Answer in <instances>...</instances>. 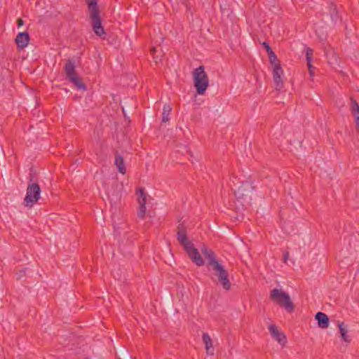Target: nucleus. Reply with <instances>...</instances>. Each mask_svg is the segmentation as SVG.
Instances as JSON below:
<instances>
[{
    "label": "nucleus",
    "mask_w": 359,
    "mask_h": 359,
    "mask_svg": "<svg viewBox=\"0 0 359 359\" xmlns=\"http://www.w3.org/2000/svg\"><path fill=\"white\" fill-rule=\"evenodd\" d=\"M337 325L339 327V333L341 334V338L343 341L346 343H349L351 341L350 336L348 335V330L347 325H345L343 322L338 321Z\"/></svg>",
    "instance_id": "nucleus-17"
},
{
    "label": "nucleus",
    "mask_w": 359,
    "mask_h": 359,
    "mask_svg": "<svg viewBox=\"0 0 359 359\" xmlns=\"http://www.w3.org/2000/svg\"><path fill=\"white\" fill-rule=\"evenodd\" d=\"M233 190V188H231ZM255 187L252 184L251 181H243L241 185L238 187V189H234V194L238 201H239L243 206L247 207L251 205L253 196L255 195Z\"/></svg>",
    "instance_id": "nucleus-3"
},
{
    "label": "nucleus",
    "mask_w": 359,
    "mask_h": 359,
    "mask_svg": "<svg viewBox=\"0 0 359 359\" xmlns=\"http://www.w3.org/2000/svg\"><path fill=\"white\" fill-rule=\"evenodd\" d=\"M18 27H20L24 25V21L21 18L17 19Z\"/></svg>",
    "instance_id": "nucleus-25"
},
{
    "label": "nucleus",
    "mask_w": 359,
    "mask_h": 359,
    "mask_svg": "<svg viewBox=\"0 0 359 359\" xmlns=\"http://www.w3.org/2000/svg\"><path fill=\"white\" fill-rule=\"evenodd\" d=\"M313 50L311 48H306V60L307 63L311 62Z\"/></svg>",
    "instance_id": "nucleus-22"
},
{
    "label": "nucleus",
    "mask_w": 359,
    "mask_h": 359,
    "mask_svg": "<svg viewBox=\"0 0 359 359\" xmlns=\"http://www.w3.org/2000/svg\"><path fill=\"white\" fill-rule=\"evenodd\" d=\"M184 250L187 253L190 259L198 266H203L205 262L198 250L195 248L193 243H191Z\"/></svg>",
    "instance_id": "nucleus-9"
},
{
    "label": "nucleus",
    "mask_w": 359,
    "mask_h": 359,
    "mask_svg": "<svg viewBox=\"0 0 359 359\" xmlns=\"http://www.w3.org/2000/svg\"><path fill=\"white\" fill-rule=\"evenodd\" d=\"M177 240L184 248H187L189 245L192 243L187 238L184 222L180 223L177 227Z\"/></svg>",
    "instance_id": "nucleus-10"
},
{
    "label": "nucleus",
    "mask_w": 359,
    "mask_h": 359,
    "mask_svg": "<svg viewBox=\"0 0 359 359\" xmlns=\"http://www.w3.org/2000/svg\"><path fill=\"white\" fill-rule=\"evenodd\" d=\"M270 297L279 306L284 307L287 312L291 313L294 311V305L291 301L289 294L286 292L279 289L274 288L271 291Z\"/></svg>",
    "instance_id": "nucleus-8"
},
{
    "label": "nucleus",
    "mask_w": 359,
    "mask_h": 359,
    "mask_svg": "<svg viewBox=\"0 0 359 359\" xmlns=\"http://www.w3.org/2000/svg\"><path fill=\"white\" fill-rule=\"evenodd\" d=\"M27 268L23 267V266H18L16 269L15 271V276L18 280L21 279L22 278L25 277L26 275V270Z\"/></svg>",
    "instance_id": "nucleus-21"
},
{
    "label": "nucleus",
    "mask_w": 359,
    "mask_h": 359,
    "mask_svg": "<svg viewBox=\"0 0 359 359\" xmlns=\"http://www.w3.org/2000/svg\"><path fill=\"white\" fill-rule=\"evenodd\" d=\"M328 8L330 18L332 20L335 22L339 19L337 8L336 5L331 2Z\"/></svg>",
    "instance_id": "nucleus-19"
},
{
    "label": "nucleus",
    "mask_w": 359,
    "mask_h": 359,
    "mask_svg": "<svg viewBox=\"0 0 359 359\" xmlns=\"http://www.w3.org/2000/svg\"><path fill=\"white\" fill-rule=\"evenodd\" d=\"M351 112L355 118V128L359 133V105L353 99H351Z\"/></svg>",
    "instance_id": "nucleus-16"
},
{
    "label": "nucleus",
    "mask_w": 359,
    "mask_h": 359,
    "mask_svg": "<svg viewBox=\"0 0 359 359\" xmlns=\"http://www.w3.org/2000/svg\"><path fill=\"white\" fill-rule=\"evenodd\" d=\"M269 332L273 339L276 340L279 344H284L286 341V337L280 332L276 325L271 324L269 326Z\"/></svg>",
    "instance_id": "nucleus-13"
},
{
    "label": "nucleus",
    "mask_w": 359,
    "mask_h": 359,
    "mask_svg": "<svg viewBox=\"0 0 359 359\" xmlns=\"http://www.w3.org/2000/svg\"><path fill=\"white\" fill-rule=\"evenodd\" d=\"M203 342L205 344L206 353L209 355H213L215 349L212 346V340L208 333H203L202 335Z\"/></svg>",
    "instance_id": "nucleus-15"
},
{
    "label": "nucleus",
    "mask_w": 359,
    "mask_h": 359,
    "mask_svg": "<svg viewBox=\"0 0 359 359\" xmlns=\"http://www.w3.org/2000/svg\"><path fill=\"white\" fill-rule=\"evenodd\" d=\"M262 46L266 49L267 53L273 50L272 48H271V46H269V44L267 42H264L262 43Z\"/></svg>",
    "instance_id": "nucleus-24"
},
{
    "label": "nucleus",
    "mask_w": 359,
    "mask_h": 359,
    "mask_svg": "<svg viewBox=\"0 0 359 359\" xmlns=\"http://www.w3.org/2000/svg\"><path fill=\"white\" fill-rule=\"evenodd\" d=\"M172 110V108L169 105H165L163 107V111L162 113V121L163 122H167L169 121V115L170 114V111Z\"/></svg>",
    "instance_id": "nucleus-20"
},
{
    "label": "nucleus",
    "mask_w": 359,
    "mask_h": 359,
    "mask_svg": "<svg viewBox=\"0 0 359 359\" xmlns=\"http://www.w3.org/2000/svg\"><path fill=\"white\" fill-rule=\"evenodd\" d=\"M307 66H308V69H309L311 76H313L314 75V72H313L314 67L311 65V62L307 63Z\"/></svg>",
    "instance_id": "nucleus-23"
},
{
    "label": "nucleus",
    "mask_w": 359,
    "mask_h": 359,
    "mask_svg": "<svg viewBox=\"0 0 359 359\" xmlns=\"http://www.w3.org/2000/svg\"><path fill=\"white\" fill-rule=\"evenodd\" d=\"M34 176L29 174V182L27 188L26 196L24 198L23 205L32 208L40 198L41 188L38 183L33 182Z\"/></svg>",
    "instance_id": "nucleus-5"
},
{
    "label": "nucleus",
    "mask_w": 359,
    "mask_h": 359,
    "mask_svg": "<svg viewBox=\"0 0 359 359\" xmlns=\"http://www.w3.org/2000/svg\"><path fill=\"white\" fill-rule=\"evenodd\" d=\"M85 359H88V358H85Z\"/></svg>",
    "instance_id": "nucleus-28"
},
{
    "label": "nucleus",
    "mask_w": 359,
    "mask_h": 359,
    "mask_svg": "<svg viewBox=\"0 0 359 359\" xmlns=\"http://www.w3.org/2000/svg\"><path fill=\"white\" fill-rule=\"evenodd\" d=\"M268 53L269 59L271 64L273 65V79L277 90H280L283 86V81L282 76L283 75V70L280 66V61L278 60L276 53L271 50Z\"/></svg>",
    "instance_id": "nucleus-7"
},
{
    "label": "nucleus",
    "mask_w": 359,
    "mask_h": 359,
    "mask_svg": "<svg viewBox=\"0 0 359 359\" xmlns=\"http://www.w3.org/2000/svg\"><path fill=\"white\" fill-rule=\"evenodd\" d=\"M63 69L65 73L67 79L73 83L77 89L83 90H86V84L78 76V74L76 71L75 61L74 60H67Z\"/></svg>",
    "instance_id": "nucleus-4"
},
{
    "label": "nucleus",
    "mask_w": 359,
    "mask_h": 359,
    "mask_svg": "<svg viewBox=\"0 0 359 359\" xmlns=\"http://www.w3.org/2000/svg\"><path fill=\"white\" fill-rule=\"evenodd\" d=\"M30 40L29 34L27 32H20L15 37V43L18 50H23L27 46Z\"/></svg>",
    "instance_id": "nucleus-12"
},
{
    "label": "nucleus",
    "mask_w": 359,
    "mask_h": 359,
    "mask_svg": "<svg viewBox=\"0 0 359 359\" xmlns=\"http://www.w3.org/2000/svg\"><path fill=\"white\" fill-rule=\"evenodd\" d=\"M86 2L88 6L91 27L97 36L102 37L106 32L102 25L97 0H86Z\"/></svg>",
    "instance_id": "nucleus-2"
},
{
    "label": "nucleus",
    "mask_w": 359,
    "mask_h": 359,
    "mask_svg": "<svg viewBox=\"0 0 359 359\" xmlns=\"http://www.w3.org/2000/svg\"><path fill=\"white\" fill-rule=\"evenodd\" d=\"M203 255L207 260V267L210 272V278L212 282L220 285L224 290L229 291L231 287L229 271L219 261L214 251L206 246L201 249Z\"/></svg>",
    "instance_id": "nucleus-1"
},
{
    "label": "nucleus",
    "mask_w": 359,
    "mask_h": 359,
    "mask_svg": "<svg viewBox=\"0 0 359 359\" xmlns=\"http://www.w3.org/2000/svg\"><path fill=\"white\" fill-rule=\"evenodd\" d=\"M122 352L125 354V358L128 359L129 358V355H128L127 351L124 352V351H123ZM130 359H133V358L131 356H130Z\"/></svg>",
    "instance_id": "nucleus-27"
},
{
    "label": "nucleus",
    "mask_w": 359,
    "mask_h": 359,
    "mask_svg": "<svg viewBox=\"0 0 359 359\" xmlns=\"http://www.w3.org/2000/svg\"><path fill=\"white\" fill-rule=\"evenodd\" d=\"M315 318L318 321L319 327L322 329L328 327L330 320L328 316L325 313L319 311L316 313Z\"/></svg>",
    "instance_id": "nucleus-14"
},
{
    "label": "nucleus",
    "mask_w": 359,
    "mask_h": 359,
    "mask_svg": "<svg viewBox=\"0 0 359 359\" xmlns=\"http://www.w3.org/2000/svg\"><path fill=\"white\" fill-rule=\"evenodd\" d=\"M114 163L117 167V169L119 172H121V174L126 173V169L124 165L123 158L121 155L118 154V153H116L115 154Z\"/></svg>",
    "instance_id": "nucleus-18"
},
{
    "label": "nucleus",
    "mask_w": 359,
    "mask_h": 359,
    "mask_svg": "<svg viewBox=\"0 0 359 359\" xmlns=\"http://www.w3.org/2000/svg\"><path fill=\"white\" fill-rule=\"evenodd\" d=\"M139 196L137 197V201L140 204V208L137 211V216L140 219H144L146 213V196L147 194L143 188L138 189Z\"/></svg>",
    "instance_id": "nucleus-11"
},
{
    "label": "nucleus",
    "mask_w": 359,
    "mask_h": 359,
    "mask_svg": "<svg viewBox=\"0 0 359 359\" xmlns=\"http://www.w3.org/2000/svg\"><path fill=\"white\" fill-rule=\"evenodd\" d=\"M289 257V253L288 252H285L284 254H283V259H284V262H286L287 259Z\"/></svg>",
    "instance_id": "nucleus-26"
},
{
    "label": "nucleus",
    "mask_w": 359,
    "mask_h": 359,
    "mask_svg": "<svg viewBox=\"0 0 359 359\" xmlns=\"http://www.w3.org/2000/svg\"><path fill=\"white\" fill-rule=\"evenodd\" d=\"M193 78L194 85L197 94L203 95L209 86V79L203 65L194 69Z\"/></svg>",
    "instance_id": "nucleus-6"
}]
</instances>
